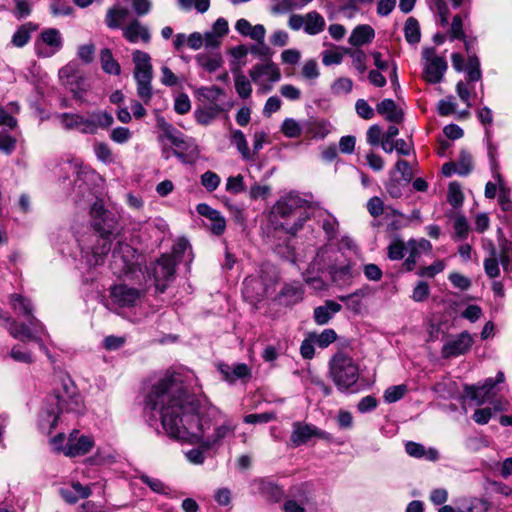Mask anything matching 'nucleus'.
<instances>
[{"label": "nucleus", "instance_id": "58836bf2", "mask_svg": "<svg viewBox=\"0 0 512 512\" xmlns=\"http://www.w3.org/2000/svg\"><path fill=\"white\" fill-rule=\"evenodd\" d=\"M493 405V410L490 407L477 409L473 414L474 421L478 424L484 425L488 423V421L492 417L493 411L498 412L505 409V403H503L501 400L494 401Z\"/></svg>", "mask_w": 512, "mask_h": 512}, {"label": "nucleus", "instance_id": "473e14b6", "mask_svg": "<svg viewBox=\"0 0 512 512\" xmlns=\"http://www.w3.org/2000/svg\"><path fill=\"white\" fill-rule=\"evenodd\" d=\"M328 273L331 275L332 281L338 285H346L350 283L352 278L351 266L349 263L342 265H337L335 263Z\"/></svg>", "mask_w": 512, "mask_h": 512}, {"label": "nucleus", "instance_id": "393cba45", "mask_svg": "<svg viewBox=\"0 0 512 512\" xmlns=\"http://www.w3.org/2000/svg\"><path fill=\"white\" fill-rule=\"evenodd\" d=\"M38 29V26L33 22H27L20 25L11 38V43L14 47L22 48L29 43L31 35Z\"/></svg>", "mask_w": 512, "mask_h": 512}, {"label": "nucleus", "instance_id": "5701e85b", "mask_svg": "<svg viewBox=\"0 0 512 512\" xmlns=\"http://www.w3.org/2000/svg\"><path fill=\"white\" fill-rule=\"evenodd\" d=\"M377 112L384 116L386 120L393 123H401L404 118V114L399 109L396 103L392 99L382 100L376 107Z\"/></svg>", "mask_w": 512, "mask_h": 512}, {"label": "nucleus", "instance_id": "bb28decb", "mask_svg": "<svg viewBox=\"0 0 512 512\" xmlns=\"http://www.w3.org/2000/svg\"><path fill=\"white\" fill-rule=\"evenodd\" d=\"M305 30L308 35H318L324 31L326 21L324 17L317 11H310L305 14Z\"/></svg>", "mask_w": 512, "mask_h": 512}, {"label": "nucleus", "instance_id": "20e7f679", "mask_svg": "<svg viewBox=\"0 0 512 512\" xmlns=\"http://www.w3.org/2000/svg\"><path fill=\"white\" fill-rule=\"evenodd\" d=\"M306 201L297 193L290 192L282 196L273 206L272 215L275 218L285 220L280 223L281 228L288 234L295 235L303 228L308 219L305 211H302Z\"/></svg>", "mask_w": 512, "mask_h": 512}, {"label": "nucleus", "instance_id": "72a5a7b5", "mask_svg": "<svg viewBox=\"0 0 512 512\" xmlns=\"http://www.w3.org/2000/svg\"><path fill=\"white\" fill-rule=\"evenodd\" d=\"M62 127L66 130L77 129L82 132L85 128V116L76 113H62L58 115Z\"/></svg>", "mask_w": 512, "mask_h": 512}, {"label": "nucleus", "instance_id": "e433bc0d", "mask_svg": "<svg viewBox=\"0 0 512 512\" xmlns=\"http://www.w3.org/2000/svg\"><path fill=\"white\" fill-rule=\"evenodd\" d=\"M132 251L133 249L127 244H119V247L113 250L112 258L114 263H117L118 260L122 262L119 267V272L128 274L134 270L132 264L124 258V254H130Z\"/></svg>", "mask_w": 512, "mask_h": 512}, {"label": "nucleus", "instance_id": "7c9ffc66", "mask_svg": "<svg viewBox=\"0 0 512 512\" xmlns=\"http://www.w3.org/2000/svg\"><path fill=\"white\" fill-rule=\"evenodd\" d=\"M222 107L219 104H208L202 109L195 111V119L201 125H209L221 112Z\"/></svg>", "mask_w": 512, "mask_h": 512}, {"label": "nucleus", "instance_id": "f704fd0d", "mask_svg": "<svg viewBox=\"0 0 512 512\" xmlns=\"http://www.w3.org/2000/svg\"><path fill=\"white\" fill-rule=\"evenodd\" d=\"M371 293V288L369 286H364L355 290L351 294L339 296V300L347 303V305L352 309L358 310L361 306V299L368 297L369 295H371Z\"/></svg>", "mask_w": 512, "mask_h": 512}, {"label": "nucleus", "instance_id": "6e6d98bb", "mask_svg": "<svg viewBox=\"0 0 512 512\" xmlns=\"http://www.w3.org/2000/svg\"><path fill=\"white\" fill-rule=\"evenodd\" d=\"M14 3L13 14L17 19H24L28 17L32 12V1L31 0H12Z\"/></svg>", "mask_w": 512, "mask_h": 512}, {"label": "nucleus", "instance_id": "f3484780", "mask_svg": "<svg viewBox=\"0 0 512 512\" xmlns=\"http://www.w3.org/2000/svg\"><path fill=\"white\" fill-rule=\"evenodd\" d=\"M85 128L82 129L84 134H96L99 129H107L114 123V118L107 111H93L85 116Z\"/></svg>", "mask_w": 512, "mask_h": 512}, {"label": "nucleus", "instance_id": "4468645a", "mask_svg": "<svg viewBox=\"0 0 512 512\" xmlns=\"http://www.w3.org/2000/svg\"><path fill=\"white\" fill-rule=\"evenodd\" d=\"M250 493L259 495L268 502H279L284 497V490L268 478H254L249 483Z\"/></svg>", "mask_w": 512, "mask_h": 512}, {"label": "nucleus", "instance_id": "6ab92c4d", "mask_svg": "<svg viewBox=\"0 0 512 512\" xmlns=\"http://www.w3.org/2000/svg\"><path fill=\"white\" fill-rule=\"evenodd\" d=\"M122 30L124 38L130 43L143 42L148 44L151 40L149 28L137 19L130 21Z\"/></svg>", "mask_w": 512, "mask_h": 512}, {"label": "nucleus", "instance_id": "49530a36", "mask_svg": "<svg viewBox=\"0 0 512 512\" xmlns=\"http://www.w3.org/2000/svg\"><path fill=\"white\" fill-rule=\"evenodd\" d=\"M93 149L99 161L105 164H110L114 161L112 150L107 143L95 142Z\"/></svg>", "mask_w": 512, "mask_h": 512}, {"label": "nucleus", "instance_id": "39448f33", "mask_svg": "<svg viewBox=\"0 0 512 512\" xmlns=\"http://www.w3.org/2000/svg\"><path fill=\"white\" fill-rule=\"evenodd\" d=\"M329 373L340 392L349 391L359 379L358 365L344 353L333 356L329 362Z\"/></svg>", "mask_w": 512, "mask_h": 512}, {"label": "nucleus", "instance_id": "1a4fd4ad", "mask_svg": "<svg viewBox=\"0 0 512 512\" xmlns=\"http://www.w3.org/2000/svg\"><path fill=\"white\" fill-rule=\"evenodd\" d=\"M249 75L263 92L270 91L273 84L281 79L279 67L271 61L265 64H256L250 70Z\"/></svg>", "mask_w": 512, "mask_h": 512}, {"label": "nucleus", "instance_id": "a211bd4d", "mask_svg": "<svg viewBox=\"0 0 512 512\" xmlns=\"http://www.w3.org/2000/svg\"><path fill=\"white\" fill-rule=\"evenodd\" d=\"M339 251L331 246L321 247L310 264V268L317 272H329L338 260Z\"/></svg>", "mask_w": 512, "mask_h": 512}, {"label": "nucleus", "instance_id": "a878e982", "mask_svg": "<svg viewBox=\"0 0 512 512\" xmlns=\"http://www.w3.org/2000/svg\"><path fill=\"white\" fill-rule=\"evenodd\" d=\"M129 15V10L120 5H114L107 10L105 16V24L110 29H118L121 23L126 20Z\"/></svg>", "mask_w": 512, "mask_h": 512}, {"label": "nucleus", "instance_id": "4be33fe9", "mask_svg": "<svg viewBox=\"0 0 512 512\" xmlns=\"http://www.w3.org/2000/svg\"><path fill=\"white\" fill-rule=\"evenodd\" d=\"M218 368L223 378L229 383H235L237 380L250 379L252 376L251 368L244 363H238L233 366L220 364Z\"/></svg>", "mask_w": 512, "mask_h": 512}, {"label": "nucleus", "instance_id": "69168bd1", "mask_svg": "<svg viewBox=\"0 0 512 512\" xmlns=\"http://www.w3.org/2000/svg\"><path fill=\"white\" fill-rule=\"evenodd\" d=\"M445 268V263L442 260H437L429 266L421 267L418 271L420 277H434L436 274L442 272Z\"/></svg>", "mask_w": 512, "mask_h": 512}, {"label": "nucleus", "instance_id": "2f4dec72", "mask_svg": "<svg viewBox=\"0 0 512 512\" xmlns=\"http://www.w3.org/2000/svg\"><path fill=\"white\" fill-rule=\"evenodd\" d=\"M94 444V438L91 435L73 430L69 434L65 448H92Z\"/></svg>", "mask_w": 512, "mask_h": 512}, {"label": "nucleus", "instance_id": "b1692460", "mask_svg": "<svg viewBox=\"0 0 512 512\" xmlns=\"http://www.w3.org/2000/svg\"><path fill=\"white\" fill-rule=\"evenodd\" d=\"M341 310V305L335 301L328 300L323 306L314 309V320L318 325L327 324L334 314Z\"/></svg>", "mask_w": 512, "mask_h": 512}, {"label": "nucleus", "instance_id": "0eeeda50", "mask_svg": "<svg viewBox=\"0 0 512 512\" xmlns=\"http://www.w3.org/2000/svg\"><path fill=\"white\" fill-rule=\"evenodd\" d=\"M176 260L171 255H162L148 271V276L153 278L156 290L163 293L167 283L174 278Z\"/></svg>", "mask_w": 512, "mask_h": 512}, {"label": "nucleus", "instance_id": "e2e57ef3", "mask_svg": "<svg viewBox=\"0 0 512 512\" xmlns=\"http://www.w3.org/2000/svg\"><path fill=\"white\" fill-rule=\"evenodd\" d=\"M450 39L465 40V33L463 30V21L460 15H455L452 20L451 28L449 31Z\"/></svg>", "mask_w": 512, "mask_h": 512}, {"label": "nucleus", "instance_id": "a19ab883", "mask_svg": "<svg viewBox=\"0 0 512 512\" xmlns=\"http://www.w3.org/2000/svg\"><path fill=\"white\" fill-rule=\"evenodd\" d=\"M235 90L240 98L247 99L252 93L250 80L240 71L234 75Z\"/></svg>", "mask_w": 512, "mask_h": 512}, {"label": "nucleus", "instance_id": "0e129e2a", "mask_svg": "<svg viewBox=\"0 0 512 512\" xmlns=\"http://www.w3.org/2000/svg\"><path fill=\"white\" fill-rule=\"evenodd\" d=\"M306 383L310 386L318 388L325 397H328L332 394V388L317 375L309 374L306 378Z\"/></svg>", "mask_w": 512, "mask_h": 512}, {"label": "nucleus", "instance_id": "338daca9", "mask_svg": "<svg viewBox=\"0 0 512 512\" xmlns=\"http://www.w3.org/2000/svg\"><path fill=\"white\" fill-rule=\"evenodd\" d=\"M407 249V244L405 245L401 240H395L388 247V257L391 260H400L404 257V251Z\"/></svg>", "mask_w": 512, "mask_h": 512}, {"label": "nucleus", "instance_id": "cd10ccee", "mask_svg": "<svg viewBox=\"0 0 512 512\" xmlns=\"http://www.w3.org/2000/svg\"><path fill=\"white\" fill-rule=\"evenodd\" d=\"M195 60L202 69L209 73L217 71L223 64L220 53H200Z\"/></svg>", "mask_w": 512, "mask_h": 512}, {"label": "nucleus", "instance_id": "9d476101", "mask_svg": "<svg viewBox=\"0 0 512 512\" xmlns=\"http://www.w3.org/2000/svg\"><path fill=\"white\" fill-rule=\"evenodd\" d=\"M165 135L176 148L173 154L183 163L189 162V157L197 155V146L191 138H186L181 132L170 125L166 128Z\"/></svg>", "mask_w": 512, "mask_h": 512}, {"label": "nucleus", "instance_id": "13d9d810", "mask_svg": "<svg viewBox=\"0 0 512 512\" xmlns=\"http://www.w3.org/2000/svg\"><path fill=\"white\" fill-rule=\"evenodd\" d=\"M139 479L155 493L163 495L168 493L169 488L159 479L151 478L145 474L140 475Z\"/></svg>", "mask_w": 512, "mask_h": 512}, {"label": "nucleus", "instance_id": "8fccbe9b", "mask_svg": "<svg viewBox=\"0 0 512 512\" xmlns=\"http://www.w3.org/2000/svg\"><path fill=\"white\" fill-rule=\"evenodd\" d=\"M457 174L460 176H467L472 171V156L466 150H461L459 159L456 163Z\"/></svg>", "mask_w": 512, "mask_h": 512}, {"label": "nucleus", "instance_id": "f8f14e48", "mask_svg": "<svg viewBox=\"0 0 512 512\" xmlns=\"http://www.w3.org/2000/svg\"><path fill=\"white\" fill-rule=\"evenodd\" d=\"M329 434L315 425L304 423V422H294L293 429L290 436L291 441L297 445L302 446L309 443H312L314 440L318 439H328Z\"/></svg>", "mask_w": 512, "mask_h": 512}, {"label": "nucleus", "instance_id": "9b49d317", "mask_svg": "<svg viewBox=\"0 0 512 512\" xmlns=\"http://www.w3.org/2000/svg\"><path fill=\"white\" fill-rule=\"evenodd\" d=\"M422 58L425 61V79L433 84L439 83L447 70L446 60L437 56L433 47L423 48Z\"/></svg>", "mask_w": 512, "mask_h": 512}, {"label": "nucleus", "instance_id": "aec40b11", "mask_svg": "<svg viewBox=\"0 0 512 512\" xmlns=\"http://www.w3.org/2000/svg\"><path fill=\"white\" fill-rule=\"evenodd\" d=\"M197 212L210 221L209 228L215 235H221L226 228V221L219 211L208 204L200 203L196 207Z\"/></svg>", "mask_w": 512, "mask_h": 512}, {"label": "nucleus", "instance_id": "a18cd8bd", "mask_svg": "<svg viewBox=\"0 0 512 512\" xmlns=\"http://www.w3.org/2000/svg\"><path fill=\"white\" fill-rule=\"evenodd\" d=\"M464 195L461 190L460 184L457 182H451L448 187L447 201L454 208L462 206Z\"/></svg>", "mask_w": 512, "mask_h": 512}, {"label": "nucleus", "instance_id": "603ef678", "mask_svg": "<svg viewBox=\"0 0 512 512\" xmlns=\"http://www.w3.org/2000/svg\"><path fill=\"white\" fill-rule=\"evenodd\" d=\"M53 16H69L73 13L72 6L65 0H51L49 5Z\"/></svg>", "mask_w": 512, "mask_h": 512}, {"label": "nucleus", "instance_id": "864d4df0", "mask_svg": "<svg viewBox=\"0 0 512 512\" xmlns=\"http://www.w3.org/2000/svg\"><path fill=\"white\" fill-rule=\"evenodd\" d=\"M16 138L7 131H0V152L11 155L16 148Z\"/></svg>", "mask_w": 512, "mask_h": 512}, {"label": "nucleus", "instance_id": "6e6552de", "mask_svg": "<svg viewBox=\"0 0 512 512\" xmlns=\"http://www.w3.org/2000/svg\"><path fill=\"white\" fill-rule=\"evenodd\" d=\"M503 380L504 375L499 372L496 379L488 378L482 385H465L464 395L476 405H482L486 402L493 403L496 384L501 383Z\"/></svg>", "mask_w": 512, "mask_h": 512}, {"label": "nucleus", "instance_id": "de8ad7c7", "mask_svg": "<svg viewBox=\"0 0 512 512\" xmlns=\"http://www.w3.org/2000/svg\"><path fill=\"white\" fill-rule=\"evenodd\" d=\"M281 132L288 138H298L302 134V127L293 118H286L281 125Z\"/></svg>", "mask_w": 512, "mask_h": 512}, {"label": "nucleus", "instance_id": "c9c22d12", "mask_svg": "<svg viewBox=\"0 0 512 512\" xmlns=\"http://www.w3.org/2000/svg\"><path fill=\"white\" fill-rule=\"evenodd\" d=\"M231 143L234 144L244 160H253L244 133L241 130L231 131Z\"/></svg>", "mask_w": 512, "mask_h": 512}, {"label": "nucleus", "instance_id": "c03bdc74", "mask_svg": "<svg viewBox=\"0 0 512 512\" xmlns=\"http://www.w3.org/2000/svg\"><path fill=\"white\" fill-rule=\"evenodd\" d=\"M463 512H487L489 503L481 498H468L463 501Z\"/></svg>", "mask_w": 512, "mask_h": 512}, {"label": "nucleus", "instance_id": "ddd939ff", "mask_svg": "<svg viewBox=\"0 0 512 512\" xmlns=\"http://www.w3.org/2000/svg\"><path fill=\"white\" fill-rule=\"evenodd\" d=\"M472 345V336L467 331H463L446 339L441 350V355L445 359L458 357L467 353Z\"/></svg>", "mask_w": 512, "mask_h": 512}, {"label": "nucleus", "instance_id": "c85d7f7f", "mask_svg": "<svg viewBox=\"0 0 512 512\" xmlns=\"http://www.w3.org/2000/svg\"><path fill=\"white\" fill-rule=\"evenodd\" d=\"M375 36L374 29L369 25H359L354 28L350 37L349 43L352 46H362L373 40Z\"/></svg>", "mask_w": 512, "mask_h": 512}, {"label": "nucleus", "instance_id": "79ce46f5", "mask_svg": "<svg viewBox=\"0 0 512 512\" xmlns=\"http://www.w3.org/2000/svg\"><path fill=\"white\" fill-rule=\"evenodd\" d=\"M286 305H292L302 299V289L298 285H285L280 293Z\"/></svg>", "mask_w": 512, "mask_h": 512}, {"label": "nucleus", "instance_id": "09e8293b", "mask_svg": "<svg viewBox=\"0 0 512 512\" xmlns=\"http://www.w3.org/2000/svg\"><path fill=\"white\" fill-rule=\"evenodd\" d=\"M407 392V386L405 384L395 385L388 387L383 395L386 403H394L403 398Z\"/></svg>", "mask_w": 512, "mask_h": 512}, {"label": "nucleus", "instance_id": "4c0bfd02", "mask_svg": "<svg viewBox=\"0 0 512 512\" xmlns=\"http://www.w3.org/2000/svg\"><path fill=\"white\" fill-rule=\"evenodd\" d=\"M100 61L102 69L112 75H119L121 67L119 63L114 59L112 51L109 48H104L100 52Z\"/></svg>", "mask_w": 512, "mask_h": 512}, {"label": "nucleus", "instance_id": "7ed1b4c3", "mask_svg": "<svg viewBox=\"0 0 512 512\" xmlns=\"http://www.w3.org/2000/svg\"><path fill=\"white\" fill-rule=\"evenodd\" d=\"M91 222L94 230L99 233L101 244L94 246L91 253L81 247L82 257L86 259L89 266H96L103 263L104 256L111 249L110 237L119 233L117 215L104 208L101 201H96L90 211Z\"/></svg>", "mask_w": 512, "mask_h": 512}, {"label": "nucleus", "instance_id": "dca6fc26", "mask_svg": "<svg viewBox=\"0 0 512 512\" xmlns=\"http://www.w3.org/2000/svg\"><path fill=\"white\" fill-rule=\"evenodd\" d=\"M269 285L260 275L248 276L243 281V297L251 304H256L265 298Z\"/></svg>", "mask_w": 512, "mask_h": 512}, {"label": "nucleus", "instance_id": "3c124183", "mask_svg": "<svg viewBox=\"0 0 512 512\" xmlns=\"http://www.w3.org/2000/svg\"><path fill=\"white\" fill-rule=\"evenodd\" d=\"M223 93V89L218 86L202 87L198 90L199 96L206 100L208 104H217Z\"/></svg>", "mask_w": 512, "mask_h": 512}, {"label": "nucleus", "instance_id": "f257e3e1", "mask_svg": "<svg viewBox=\"0 0 512 512\" xmlns=\"http://www.w3.org/2000/svg\"><path fill=\"white\" fill-rule=\"evenodd\" d=\"M144 413L153 426L159 418L167 435L182 444L201 443L202 448L230 444L234 437L233 425L225 421L207 432V420L218 422L223 413L209 405L205 415L199 416L200 402L196 395L188 393L179 373H166L147 390L143 400Z\"/></svg>", "mask_w": 512, "mask_h": 512}, {"label": "nucleus", "instance_id": "c756f323", "mask_svg": "<svg viewBox=\"0 0 512 512\" xmlns=\"http://www.w3.org/2000/svg\"><path fill=\"white\" fill-rule=\"evenodd\" d=\"M40 39L51 49V54L58 52L63 47L62 35L56 28H46L42 30Z\"/></svg>", "mask_w": 512, "mask_h": 512}, {"label": "nucleus", "instance_id": "680f3d73", "mask_svg": "<svg viewBox=\"0 0 512 512\" xmlns=\"http://www.w3.org/2000/svg\"><path fill=\"white\" fill-rule=\"evenodd\" d=\"M201 184L206 188L207 191L213 192L218 188L220 184V177L212 171H206L201 176Z\"/></svg>", "mask_w": 512, "mask_h": 512}, {"label": "nucleus", "instance_id": "412c9836", "mask_svg": "<svg viewBox=\"0 0 512 512\" xmlns=\"http://www.w3.org/2000/svg\"><path fill=\"white\" fill-rule=\"evenodd\" d=\"M10 302L12 308L18 312L20 315L27 317L28 323L33 326H39L41 329L43 328V324L33 316V306L31 301L20 294L14 293L10 295Z\"/></svg>", "mask_w": 512, "mask_h": 512}, {"label": "nucleus", "instance_id": "423d86ee", "mask_svg": "<svg viewBox=\"0 0 512 512\" xmlns=\"http://www.w3.org/2000/svg\"><path fill=\"white\" fill-rule=\"evenodd\" d=\"M132 61L134 64L133 77L137 85V95L145 105H148L153 96L151 57L147 52L135 50L132 53Z\"/></svg>", "mask_w": 512, "mask_h": 512}, {"label": "nucleus", "instance_id": "bf43d9fd", "mask_svg": "<svg viewBox=\"0 0 512 512\" xmlns=\"http://www.w3.org/2000/svg\"><path fill=\"white\" fill-rule=\"evenodd\" d=\"M353 82L346 77L338 78L331 86L332 93L335 95H346L352 91Z\"/></svg>", "mask_w": 512, "mask_h": 512}, {"label": "nucleus", "instance_id": "37998d69", "mask_svg": "<svg viewBox=\"0 0 512 512\" xmlns=\"http://www.w3.org/2000/svg\"><path fill=\"white\" fill-rule=\"evenodd\" d=\"M496 180L498 181V189H499V205L501 209L505 212L512 211V200L509 197V189L506 187L505 182L501 175L497 173Z\"/></svg>", "mask_w": 512, "mask_h": 512}, {"label": "nucleus", "instance_id": "4d7b16f0", "mask_svg": "<svg viewBox=\"0 0 512 512\" xmlns=\"http://www.w3.org/2000/svg\"><path fill=\"white\" fill-rule=\"evenodd\" d=\"M311 338H313L321 348H326L336 340L337 334L333 329H325L320 334H311Z\"/></svg>", "mask_w": 512, "mask_h": 512}, {"label": "nucleus", "instance_id": "5fc2aeb1", "mask_svg": "<svg viewBox=\"0 0 512 512\" xmlns=\"http://www.w3.org/2000/svg\"><path fill=\"white\" fill-rule=\"evenodd\" d=\"M320 223L329 240L334 239L337 236L338 221L335 217L328 214L320 221Z\"/></svg>", "mask_w": 512, "mask_h": 512}, {"label": "nucleus", "instance_id": "2eb2a0df", "mask_svg": "<svg viewBox=\"0 0 512 512\" xmlns=\"http://www.w3.org/2000/svg\"><path fill=\"white\" fill-rule=\"evenodd\" d=\"M145 294V289L130 287L126 284L114 285L110 291V297L114 304L120 307H133Z\"/></svg>", "mask_w": 512, "mask_h": 512}, {"label": "nucleus", "instance_id": "052dcab7", "mask_svg": "<svg viewBox=\"0 0 512 512\" xmlns=\"http://www.w3.org/2000/svg\"><path fill=\"white\" fill-rule=\"evenodd\" d=\"M226 190L233 194H238L246 191L244 177L240 174L237 176H230L226 182Z\"/></svg>", "mask_w": 512, "mask_h": 512}, {"label": "nucleus", "instance_id": "ea45409f", "mask_svg": "<svg viewBox=\"0 0 512 512\" xmlns=\"http://www.w3.org/2000/svg\"><path fill=\"white\" fill-rule=\"evenodd\" d=\"M404 36L406 41L410 44H417L420 42V26L414 17H409L406 20L404 25Z\"/></svg>", "mask_w": 512, "mask_h": 512}, {"label": "nucleus", "instance_id": "774afa93", "mask_svg": "<svg viewBox=\"0 0 512 512\" xmlns=\"http://www.w3.org/2000/svg\"><path fill=\"white\" fill-rule=\"evenodd\" d=\"M131 131L126 127H116L110 133V139L118 144H124L131 138Z\"/></svg>", "mask_w": 512, "mask_h": 512}, {"label": "nucleus", "instance_id": "f03ea898", "mask_svg": "<svg viewBox=\"0 0 512 512\" xmlns=\"http://www.w3.org/2000/svg\"><path fill=\"white\" fill-rule=\"evenodd\" d=\"M84 412V402L73 381L68 376L61 377L60 383L45 398L39 415V428L50 433L57 426L61 415L79 416Z\"/></svg>", "mask_w": 512, "mask_h": 512}]
</instances>
